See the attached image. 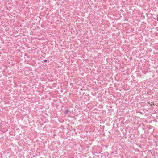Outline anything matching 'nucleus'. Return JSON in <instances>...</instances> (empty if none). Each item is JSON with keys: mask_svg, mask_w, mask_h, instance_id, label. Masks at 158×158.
Instances as JSON below:
<instances>
[{"mask_svg": "<svg viewBox=\"0 0 158 158\" xmlns=\"http://www.w3.org/2000/svg\"><path fill=\"white\" fill-rule=\"evenodd\" d=\"M70 111L69 110H65L64 112V114H70Z\"/></svg>", "mask_w": 158, "mask_h": 158, "instance_id": "f257e3e1", "label": "nucleus"}, {"mask_svg": "<svg viewBox=\"0 0 158 158\" xmlns=\"http://www.w3.org/2000/svg\"><path fill=\"white\" fill-rule=\"evenodd\" d=\"M47 60H44V62H47Z\"/></svg>", "mask_w": 158, "mask_h": 158, "instance_id": "f03ea898", "label": "nucleus"}, {"mask_svg": "<svg viewBox=\"0 0 158 158\" xmlns=\"http://www.w3.org/2000/svg\"><path fill=\"white\" fill-rule=\"evenodd\" d=\"M151 150H148V152H151Z\"/></svg>", "mask_w": 158, "mask_h": 158, "instance_id": "7ed1b4c3", "label": "nucleus"}]
</instances>
